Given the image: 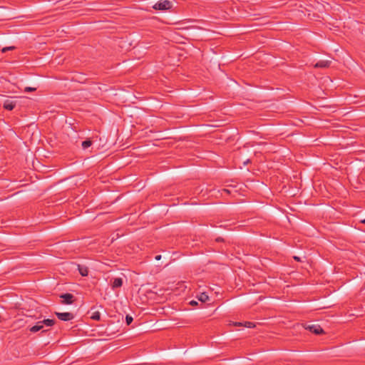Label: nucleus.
I'll return each instance as SVG.
<instances>
[{"label":"nucleus","instance_id":"obj_1","mask_svg":"<svg viewBox=\"0 0 365 365\" xmlns=\"http://www.w3.org/2000/svg\"><path fill=\"white\" fill-rule=\"evenodd\" d=\"M172 4L168 0H161L157 2L154 6L153 9L156 10H168L171 8Z\"/></svg>","mask_w":365,"mask_h":365},{"label":"nucleus","instance_id":"obj_2","mask_svg":"<svg viewBox=\"0 0 365 365\" xmlns=\"http://www.w3.org/2000/svg\"><path fill=\"white\" fill-rule=\"evenodd\" d=\"M304 328L315 334H320L324 332L322 328L318 324H306Z\"/></svg>","mask_w":365,"mask_h":365},{"label":"nucleus","instance_id":"obj_3","mask_svg":"<svg viewBox=\"0 0 365 365\" xmlns=\"http://www.w3.org/2000/svg\"><path fill=\"white\" fill-rule=\"evenodd\" d=\"M60 298L62 299V304H71L74 302L75 297L72 294L66 293L60 295Z\"/></svg>","mask_w":365,"mask_h":365},{"label":"nucleus","instance_id":"obj_4","mask_svg":"<svg viewBox=\"0 0 365 365\" xmlns=\"http://www.w3.org/2000/svg\"><path fill=\"white\" fill-rule=\"evenodd\" d=\"M57 317L62 321L68 322L73 319V314L70 312H56Z\"/></svg>","mask_w":365,"mask_h":365},{"label":"nucleus","instance_id":"obj_5","mask_svg":"<svg viewBox=\"0 0 365 365\" xmlns=\"http://www.w3.org/2000/svg\"><path fill=\"white\" fill-rule=\"evenodd\" d=\"M331 63V61L327 60H321L316 63L314 66V68H329Z\"/></svg>","mask_w":365,"mask_h":365},{"label":"nucleus","instance_id":"obj_6","mask_svg":"<svg viewBox=\"0 0 365 365\" xmlns=\"http://www.w3.org/2000/svg\"><path fill=\"white\" fill-rule=\"evenodd\" d=\"M91 319L96 320V321L101 320V314H100L99 311L96 310L95 307L91 308Z\"/></svg>","mask_w":365,"mask_h":365},{"label":"nucleus","instance_id":"obj_7","mask_svg":"<svg viewBox=\"0 0 365 365\" xmlns=\"http://www.w3.org/2000/svg\"><path fill=\"white\" fill-rule=\"evenodd\" d=\"M78 270L83 277H86L88 274V269L86 266L78 264Z\"/></svg>","mask_w":365,"mask_h":365},{"label":"nucleus","instance_id":"obj_8","mask_svg":"<svg viewBox=\"0 0 365 365\" xmlns=\"http://www.w3.org/2000/svg\"><path fill=\"white\" fill-rule=\"evenodd\" d=\"M122 285H123L122 278L118 277V278H115L113 279L111 287H112V289H115L116 288L120 287Z\"/></svg>","mask_w":365,"mask_h":365},{"label":"nucleus","instance_id":"obj_9","mask_svg":"<svg viewBox=\"0 0 365 365\" xmlns=\"http://www.w3.org/2000/svg\"><path fill=\"white\" fill-rule=\"evenodd\" d=\"M16 106V103L11 101H6L4 103V108L8 110H12Z\"/></svg>","mask_w":365,"mask_h":365},{"label":"nucleus","instance_id":"obj_10","mask_svg":"<svg viewBox=\"0 0 365 365\" xmlns=\"http://www.w3.org/2000/svg\"><path fill=\"white\" fill-rule=\"evenodd\" d=\"M43 328V324H42L41 322L40 321V322H38L36 325L31 327L29 329V331L31 332L35 333V332H37V331L41 330Z\"/></svg>","mask_w":365,"mask_h":365},{"label":"nucleus","instance_id":"obj_11","mask_svg":"<svg viewBox=\"0 0 365 365\" xmlns=\"http://www.w3.org/2000/svg\"><path fill=\"white\" fill-rule=\"evenodd\" d=\"M41 322L43 326L46 325V326H48V327H51V326H53L55 324V320L54 319H43V321H41Z\"/></svg>","mask_w":365,"mask_h":365},{"label":"nucleus","instance_id":"obj_12","mask_svg":"<svg viewBox=\"0 0 365 365\" xmlns=\"http://www.w3.org/2000/svg\"><path fill=\"white\" fill-rule=\"evenodd\" d=\"M209 299L208 295H207L205 293H201L200 295L198 297V299L202 302H205Z\"/></svg>","mask_w":365,"mask_h":365},{"label":"nucleus","instance_id":"obj_13","mask_svg":"<svg viewBox=\"0 0 365 365\" xmlns=\"http://www.w3.org/2000/svg\"><path fill=\"white\" fill-rule=\"evenodd\" d=\"M92 145V141L90 140H86L82 142V147L83 149H86L89 148Z\"/></svg>","mask_w":365,"mask_h":365},{"label":"nucleus","instance_id":"obj_14","mask_svg":"<svg viewBox=\"0 0 365 365\" xmlns=\"http://www.w3.org/2000/svg\"><path fill=\"white\" fill-rule=\"evenodd\" d=\"M244 326L248 328H254L255 327V324L251 322H246Z\"/></svg>","mask_w":365,"mask_h":365},{"label":"nucleus","instance_id":"obj_15","mask_svg":"<svg viewBox=\"0 0 365 365\" xmlns=\"http://www.w3.org/2000/svg\"><path fill=\"white\" fill-rule=\"evenodd\" d=\"M133 319L131 316L130 315H126L125 317V322L127 323L128 325H129L130 324H131V322H133Z\"/></svg>","mask_w":365,"mask_h":365},{"label":"nucleus","instance_id":"obj_16","mask_svg":"<svg viewBox=\"0 0 365 365\" xmlns=\"http://www.w3.org/2000/svg\"><path fill=\"white\" fill-rule=\"evenodd\" d=\"M14 48H15L14 46L4 47V48H2L1 51H2V53H6L8 51L14 50Z\"/></svg>","mask_w":365,"mask_h":365},{"label":"nucleus","instance_id":"obj_17","mask_svg":"<svg viewBox=\"0 0 365 365\" xmlns=\"http://www.w3.org/2000/svg\"><path fill=\"white\" fill-rule=\"evenodd\" d=\"M36 90V88H33V87H26L24 88V91L25 92H31V91H35Z\"/></svg>","mask_w":365,"mask_h":365},{"label":"nucleus","instance_id":"obj_18","mask_svg":"<svg viewBox=\"0 0 365 365\" xmlns=\"http://www.w3.org/2000/svg\"><path fill=\"white\" fill-rule=\"evenodd\" d=\"M190 304L192 305V306H195L197 304V302L195 301V300H192L190 302Z\"/></svg>","mask_w":365,"mask_h":365},{"label":"nucleus","instance_id":"obj_19","mask_svg":"<svg viewBox=\"0 0 365 365\" xmlns=\"http://www.w3.org/2000/svg\"><path fill=\"white\" fill-rule=\"evenodd\" d=\"M194 26H185V27H180V29H193Z\"/></svg>","mask_w":365,"mask_h":365},{"label":"nucleus","instance_id":"obj_20","mask_svg":"<svg viewBox=\"0 0 365 365\" xmlns=\"http://www.w3.org/2000/svg\"><path fill=\"white\" fill-rule=\"evenodd\" d=\"M155 259L156 260H160V259H161V255H157V256H155Z\"/></svg>","mask_w":365,"mask_h":365},{"label":"nucleus","instance_id":"obj_21","mask_svg":"<svg viewBox=\"0 0 365 365\" xmlns=\"http://www.w3.org/2000/svg\"><path fill=\"white\" fill-rule=\"evenodd\" d=\"M242 324L241 322H235V326H242Z\"/></svg>","mask_w":365,"mask_h":365},{"label":"nucleus","instance_id":"obj_22","mask_svg":"<svg viewBox=\"0 0 365 365\" xmlns=\"http://www.w3.org/2000/svg\"><path fill=\"white\" fill-rule=\"evenodd\" d=\"M294 259L296 260V261H300V258L299 257H294Z\"/></svg>","mask_w":365,"mask_h":365},{"label":"nucleus","instance_id":"obj_23","mask_svg":"<svg viewBox=\"0 0 365 365\" xmlns=\"http://www.w3.org/2000/svg\"><path fill=\"white\" fill-rule=\"evenodd\" d=\"M250 163V160H247L246 161L244 162V164L247 165V164H248Z\"/></svg>","mask_w":365,"mask_h":365},{"label":"nucleus","instance_id":"obj_24","mask_svg":"<svg viewBox=\"0 0 365 365\" xmlns=\"http://www.w3.org/2000/svg\"><path fill=\"white\" fill-rule=\"evenodd\" d=\"M222 192H227V193H230V191L228 190H227V189H223Z\"/></svg>","mask_w":365,"mask_h":365},{"label":"nucleus","instance_id":"obj_25","mask_svg":"<svg viewBox=\"0 0 365 365\" xmlns=\"http://www.w3.org/2000/svg\"><path fill=\"white\" fill-rule=\"evenodd\" d=\"M361 223L365 224V219H364V220H361Z\"/></svg>","mask_w":365,"mask_h":365},{"label":"nucleus","instance_id":"obj_26","mask_svg":"<svg viewBox=\"0 0 365 365\" xmlns=\"http://www.w3.org/2000/svg\"><path fill=\"white\" fill-rule=\"evenodd\" d=\"M221 240H222V239H221V238H220V237L217 239V241H218V242H220V241H221Z\"/></svg>","mask_w":365,"mask_h":365}]
</instances>
